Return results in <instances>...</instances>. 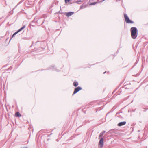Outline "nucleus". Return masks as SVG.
<instances>
[{
  "instance_id": "9b49d317",
  "label": "nucleus",
  "mask_w": 148,
  "mask_h": 148,
  "mask_svg": "<svg viewBox=\"0 0 148 148\" xmlns=\"http://www.w3.org/2000/svg\"><path fill=\"white\" fill-rule=\"evenodd\" d=\"M103 135V133H100L99 135V137H102Z\"/></svg>"
},
{
  "instance_id": "f8f14e48",
  "label": "nucleus",
  "mask_w": 148,
  "mask_h": 148,
  "mask_svg": "<svg viewBox=\"0 0 148 148\" xmlns=\"http://www.w3.org/2000/svg\"><path fill=\"white\" fill-rule=\"evenodd\" d=\"M70 1V0H65V3H66L67 2H69Z\"/></svg>"
},
{
  "instance_id": "f3484780",
  "label": "nucleus",
  "mask_w": 148,
  "mask_h": 148,
  "mask_svg": "<svg viewBox=\"0 0 148 148\" xmlns=\"http://www.w3.org/2000/svg\"><path fill=\"white\" fill-rule=\"evenodd\" d=\"M105 132V131H104L103 132H101V133H103V134Z\"/></svg>"
},
{
  "instance_id": "a211bd4d",
  "label": "nucleus",
  "mask_w": 148,
  "mask_h": 148,
  "mask_svg": "<svg viewBox=\"0 0 148 148\" xmlns=\"http://www.w3.org/2000/svg\"><path fill=\"white\" fill-rule=\"evenodd\" d=\"M82 6H81V7H80V9H82Z\"/></svg>"
},
{
  "instance_id": "20e7f679",
  "label": "nucleus",
  "mask_w": 148,
  "mask_h": 148,
  "mask_svg": "<svg viewBox=\"0 0 148 148\" xmlns=\"http://www.w3.org/2000/svg\"><path fill=\"white\" fill-rule=\"evenodd\" d=\"M82 88L80 87H78L76 88L73 92V94H75L77 93V92L79 91L80 90H81Z\"/></svg>"
},
{
  "instance_id": "6ab92c4d",
  "label": "nucleus",
  "mask_w": 148,
  "mask_h": 148,
  "mask_svg": "<svg viewBox=\"0 0 148 148\" xmlns=\"http://www.w3.org/2000/svg\"><path fill=\"white\" fill-rule=\"evenodd\" d=\"M106 72H106H104V73H104V74H105V73Z\"/></svg>"
},
{
  "instance_id": "aec40b11",
  "label": "nucleus",
  "mask_w": 148,
  "mask_h": 148,
  "mask_svg": "<svg viewBox=\"0 0 148 148\" xmlns=\"http://www.w3.org/2000/svg\"><path fill=\"white\" fill-rule=\"evenodd\" d=\"M23 148H27V147H25H25H23Z\"/></svg>"
},
{
  "instance_id": "f03ea898",
  "label": "nucleus",
  "mask_w": 148,
  "mask_h": 148,
  "mask_svg": "<svg viewBox=\"0 0 148 148\" xmlns=\"http://www.w3.org/2000/svg\"><path fill=\"white\" fill-rule=\"evenodd\" d=\"M124 17L126 22L128 23L132 24L134 23V22L130 19L127 16V15L126 14H124Z\"/></svg>"
},
{
  "instance_id": "7ed1b4c3",
  "label": "nucleus",
  "mask_w": 148,
  "mask_h": 148,
  "mask_svg": "<svg viewBox=\"0 0 148 148\" xmlns=\"http://www.w3.org/2000/svg\"><path fill=\"white\" fill-rule=\"evenodd\" d=\"M103 145V139L101 138L99 142V147L100 148H102Z\"/></svg>"
},
{
  "instance_id": "ddd939ff",
  "label": "nucleus",
  "mask_w": 148,
  "mask_h": 148,
  "mask_svg": "<svg viewBox=\"0 0 148 148\" xmlns=\"http://www.w3.org/2000/svg\"><path fill=\"white\" fill-rule=\"evenodd\" d=\"M23 0H22L21 1H20L19 3H18V4H17V5H18L19 4H20L21 3H22L23 1Z\"/></svg>"
},
{
  "instance_id": "6e6552de",
  "label": "nucleus",
  "mask_w": 148,
  "mask_h": 148,
  "mask_svg": "<svg viewBox=\"0 0 148 148\" xmlns=\"http://www.w3.org/2000/svg\"><path fill=\"white\" fill-rule=\"evenodd\" d=\"M25 27V25H24L23 27H22L20 29H19V30H18L17 31H16L17 33H18V32H20L23 29H24Z\"/></svg>"
},
{
  "instance_id": "39448f33",
  "label": "nucleus",
  "mask_w": 148,
  "mask_h": 148,
  "mask_svg": "<svg viewBox=\"0 0 148 148\" xmlns=\"http://www.w3.org/2000/svg\"><path fill=\"white\" fill-rule=\"evenodd\" d=\"M126 123V121L122 122L119 123L118 124V126H121L125 125Z\"/></svg>"
},
{
  "instance_id": "4468645a",
  "label": "nucleus",
  "mask_w": 148,
  "mask_h": 148,
  "mask_svg": "<svg viewBox=\"0 0 148 148\" xmlns=\"http://www.w3.org/2000/svg\"><path fill=\"white\" fill-rule=\"evenodd\" d=\"M96 3H97L96 2H95V3L94 2V3H91V4L92 5H94Z\"/></svg>"
},
{
  "instance_id": "f257e3e1",
  "label": "nucleus",
  "mask_w": 148,
  "mask_h": 148,
  "mask_svg": "<svg viewBox=\"0 0 148 148\" xmlns=\"http://www.w3.org/2000/svg\"><path fill=\"white\" fill-rule=\"evenodd\" d=\"M132 38L134 39L137 37L138 35V30L136 27H132L130 29Z\"/></svg>"
},
{
  "instance_id": "9d476101",
  "label": "nucleus",
  "mask_w": 148,
  "mask_h": 148,
  "mask_svg": "<svg viewBox=\"0 0 148 148\" xmlns=\"http://www.w3.org/2000/svg\"><path fill=\"white\" fill-rule=\"evenodd\" d=\"M17 33H17V32H15L13 34V35H12V37L11 38V39H10V40H11V39H12V38H13V37H14V36L16 35V34H17Z\"/></svg>"
},
{
  "instance_id": "0eeeda50",
  "label": "nucleus",
  "mask_w": 148,
  "mask_h": 148,
  "mask_svg": "<svg viewBox=\"0 0 148 148\" xmlns=\"http://www.w3.org/2000/svg\"><path fill=\"white\" fill-rule=\"evenodd\" d=\"M15 116L16 117H21V115L18 112H17L15 114Z\"/></svg>"
},
{
  "instance_id": "dca6fc26",
  "label": "nucleus",
  "mask_w": 148,
  "mask_h": 148,
  "mask_svg": "<svg viewBox=\"0 0 148 148\" xmlns=\"http://www.w3.org/2000/svg\"><path fill=\"white\" fill-rule=\"evenodd\" d=\"M82 0H78L77 2H80Z\"/></svg>"
},
{
  "instance_id": "423d86ee",
  "label": "nucleus",
  "mask_w": 148,
  "mask_h": 148,
  "mask_svg": "<svg viewBox=\"0 0 148 148\" xmlns=\"http://www.w3.org/2000/svg\"><path fill=\"white\" fill-rule=\"evenodd\" d=\"M74 13V12H68L66 14V16L67 17H69L71 16Z\"/></svg>"
},
{
  "instance_id": "2eb2a0df",
  "label": "nucleus",
  "mask_w": 148,
  "mask_h": 148,
  "mask_svg": "<svg viewBox=\"0 0 148 148\" xmlns=\"http://www.w3.org/2000/svg\"><path fill=\"white\" fill-rule=\"evenodd\" d=\"M37 21L36 20V21H35V19H34V20L32 22H37Z\"/></svg>"
},
{
  "instance_id": "1a4fd4ad",
  "label": "nucleus",
  "mask_w": 148,
  "mask_h": 148,
  "mask_svg": "<svg viewBox=\"0 0 148 148\" xmlns=\"http://www.w3.org/2000/svg\"><path fill=\"white\" fill-rule=\"evenodd\" d=\"M73 85L75 87L77 86L78 85V83L76 82H73Z\"/></svg>"
}]
</instances>
